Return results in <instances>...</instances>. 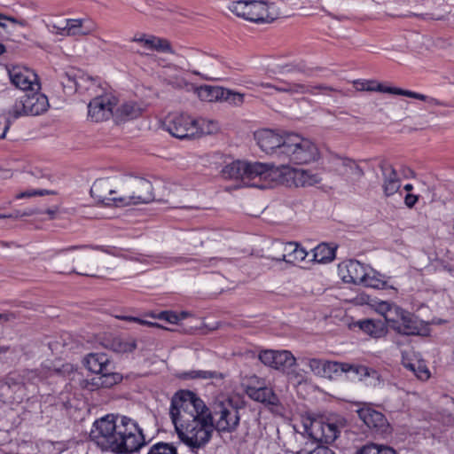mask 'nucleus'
<instances>
[{
    "instance_id": "c03bdc74",
    "label": "nucleus",
    "mask_w": 454,
    "mask_h": 454,
    "mask_svg": "<svg viewBox=\"0 0 454 454\" xmlns=\"http://www.w3.org/2000/svg\"><path fill=\"white\" fill-rule=\"evenodd\" d=\"M369 305L372 309H373L377 313L385 317L387 313L389 311L393 303L388 301H381L379 299H371L369 301Z\"/></svg>"
},
{
    "instance_id": "a211bd4d",
    "label": "nucleus",
    "mask_w": 454,
    "mask_h": 454,
    "mask_svg": "<svg viewBox=\"0 0 454 454\" xmlns=\"http://www.w3.org/2000/svg\"><path fill=\"white\" fill-rule=\"evenodd\" d=\"M200 97L208 101L221 100L226 101L235 106H239L244 101V95L237 92H232L230 90H225L221 87L213 86H201L199 91Z\"/></svg>"
},
{
    "instance_id": "412c9836",
    "label": "nucleus",
    "mask_w": 454,
    "mask_h": 454,
    "mask_svg": "<svg viewBox=\"0 0 454 454\" xmlns=\"http://www.w3.org/2000/svg\"><path fill=\"white\" fill-rule=\"evenodd\" d=\"M383 175V191L386 196L389 197L396 193L401 187V180L396 171L388 163H382L380 166Z\"/></svg>"
},
{
    "instance_id": "0eeeda50",
    "label": "nucleus",
    "mask_w": 454,
    "mask_h": 454,
    "mask_svg": "<svg viewBox=\"0 0 454 454\" xmlns=\"http://www.w3.org/2000/svg\"><path fill=\"white\" fill-rule=\"evenodd\" d=\"M49 101L44 94L39 90H28L20 98L17 99L9 109V114L13 120L27 115H39L46 112Z\"/></svg>"
},
{
    "instance_id": "052dcab7",
    "label": "nucleus",
    "mask_w": 454,
    "mask_h": 454,
    "mask_svg": "<svg viewBox=\"0 0 454 454\" xmlns=\"http://www.w3.org/2000/svg\"><path fill=\"white\" fill-rule=\"evenodd\" d=\"M42 213L43 212L37 208H28L24 211H21V216L23 218L26 216H31V215H38V214H42Z\"/></svg>"
},
{
    "instance_id": "603ef678",
    "label": "nucleus",
    "mask_w": 454,
    "mask_h": 454,
    "mask_svg": "<svg viewBox=\"0 0 454 454\" xmlns=\"http://www.w3.org/2000/svg\"><path fill=\"white\" fill-rule=\"evenodd\" d=\"M49 193H51V192L48 190H28V191L18 193L16 195V199L20 200V199H24V198H30V197L35 196V195L42 196V195L49 194Z\"/></svg>"
},
{
    "instance_id": "37998d69",
    "label": "nucleus",
    "mask_w": 454,
    "mask_h": 454,
    "mask_svg": "<svg viewBox=\"0 0 454 454\" xmlns=\"http://www.w3.org/2000/svg\"><path fill=\"white\" fill-rule=\"evenodd\" d=\"M323 369L325 370V373L321 374V377L333 380L338 378L340 364L337 362L325 361Z\"/></svg>"
},
{
    "instance_id": "7ed1b4c3",
    "label": "nucleus",
    "mask_w": 454,
    "mask_h": 454,
    "mask_svg": "<svg viewBox=\"0 0 454 454\" xmlns=\"http://www.w3.org/2000/svg\"><path fill=\"white\" fill-rule=\"evenodd\" d=\"M319 151L309 138L296 133H286L282 151L278 153V163L282 168H290L292 164H309L317 160Z\"/></svg>"
},
{
    "instance_id": "bb28decb",
    "label": "nucleus",
    "mask_w": 454,
    "mask_h": 454,
    "mask_svg": "<svg viewBox=\"0 0 454 454\" xmlns=\"http://www.w3.org/2000/svg\"><path fill=\"white\" fill-rule=\"evenodd\" d=\"M395 330L406 335L418 334L419 331V322L411 313L403 310L400 322L395 325Z\"/></svg>"
},
{
    "instance_id": "72a5a7b5",
    "label": "nucleus",
    "mask_w": 454,
    "mask_h": 454,
    "mask_svg": "<svg viewBox=\"0 0 454 454\" xmlns=\"http://www.w3.org/2000/svg\"><path fill=\"white\" fill-rule=\"evenodd\" d=\"M387 282L384 277L372 268H368L366 276L364 278L361 285L375 289H382L385 287Z\"/></svg>"
},
{
    "instance_id": "ea45409f",
    "label": "nucleus",
    "mask_w": 454,
    "mask_h": 454,
    "mask_svg": "<svg viewBox=\"0 0 454 454\" xmlns=\"http://www.w3.org/2000/svg\"><path fill=\"white\" fill-rule=\"evenodd\" d=\"M362 175V169L353 160L342 157V176L352 180L360 177Z\"/></svg>"
},
{
    "instance_id": "338daca9",
    "label": "nucleus",
    "mask_w": 454,
    "mask_h": 454,
    "mask_svg": "<svg viewBox=\"0 0 454 454\" xmlns=\"http://www.w3.org/2000/svg\"><path fill=\"white\" fill-rule=\"evenodd\" d=\"M5 215H6L5 218H16V219L22 218L21 211H20V210H17V211L13 212L12 214Z\"/></svg>"
},
{
    "instance_id": "09e8293b",
    "label": "nucleus",
    "mask_w": 454,
    "mask_h": 454,
    "mask_svg": "<svg viewBox=\"0 0 454 454\" xmlns=\"http://www.w3.org/2000/svg\"><path fill=\"white\" fill-rule=\"evenodd\" d=\"M12 117L7 114H0V138H4L6 132L10 129Z\"/></svg>"
},
{
    "instance_id": "39448f33",
    "label": "nucleus",
    "mask_w": 454,
    "mask_h": 454,
    "mask_svg": "<svg viewBox=\"0 0 454 454\" xmlns=\"http://www.w3.org/2000/svg\"><path fill=\"white\" fill-rule=\"evenodd\" d=\"M118 199L120 207L147 204L155 200L152 183L139 176H126L121 180Z\"/></svg>"
},
{
    "instance_id": "393cba45",
    "label": "nucleus",
    "mask_w": 454,
    "mask_h": 454,
    "mask_svg": "<svg viewBox=\"0 0 454 454\" xmlns=\"http://www.w3.org/2000/svg\"><path fill=\"white\" fill-rule=\"evenodd\" d=\"M104 345L106 348H109L116 353H131L137 348V341L132 337H112L106 340Z\"/></svg>"
},
{
    "instance_id": "4d7b16f0",
    "label": "nucleus",
    "mask_w": 454,
    "mask_h": 454,
    "mask_svg": "<svg viewBox=\"0 0 454 454\" xmlns=\"http://www.w3.org/2000/svg\"><path fill=\"white\" fill-rule=\"evenodd\" d=\"M418 200L419 196L412 193H407L404 197V204L409 208H412Z\"/></svg>"
},
{
    "instance_id": "4be33fe9",
    "label": "nucleus",
    "mask_w": 454,
    "mask_h": 454,
    "mask_svg": "<svg viewBox=\"0 0 454 454\" xmlns=\"http://www.w3.org/2000/svg\"><path fill=\"white\" fill-rule=\"evenodd\" d=\"M368 266L356 260H348L345 262L346 275L342 276V281L361 285L366 276Z\"/></svg>"
},
{
    "instance_id": "79ce46f5",
    "label": "nucleus",
    "mask_w": 454,
    "mask_h": 454,
    "mask_svg": "<svg viewBox=\"0 0 454 454\" xmlns=\"http://www.w3.org/2000/svg\"><path fill=\"white\" fill-rule=\"evenodd\" d=\"M403 310L404 309L400 307L393 304L384 317L385 321L388 323L393 329H395V325H397L398 322H400V317L403 315Z\"/></svg>"
},
{
    "instance_id": "3c124183",
    "label": "nucleus",
    "mask_w": 454,
    "mask_h": 454,
    "mask_svg": "<svg viewBox=\"0 0 454 454\" xmlns=\"http://www.w3.org/2000/svg\"><path fill=\"white\" fill-rule=\"evenodd\" d=\"M115 317L119 318V319H121V320L129 321V322H137V323H138L140 325H148V326L156 327V328H162L161 325L160 324H158V323L149 322V321L143 320V319H140V318L136 317L124 316V315H117V316H115Z\"/></svg>"
},
{
    "instance_id": "9d476101",
    "label": "nucleus",
    "mask_w": 454,
    "mask_h": 454,
    "mask_svg": "<svg viewBox=\"0 0 454 454\" xmlns=\"http://www.w3.org/2000/svg\"><path fill=\"white\" fill-rule=\"evenodd\" d=\"M304 427L309 436L319 443H332L339 434L337 424L325 420L324 418L310 419L309 424H305Z\"/></svg>"
},
{
    "instance_id": "ddd939ff",
    "label": "nucleus",
    "mask_w": 454,
    "mask_h": 454,
    "mask_svg": "<svg viewBox=\"0 0 454 454\" xmlns=\"http://www.w3.org/2000/svg\"><path fill=\"white\" fill-rule=\"evenodd\" d=\"M352 406L355 407L354 411L358 414L364 423L373 430L375 434L385 435L389 432V424L381 412L371 406L360 407L359 403H355Z\"/></svg>"
},
{
    "instance_id": "a19ab883",
    "label": "nucleus",
    "mask_w": 454,
    "mask_h": 454,
    "mask_svg": "<svg viewBox=\"0 0 454 454\" xmlns=\"http://www.w3.org/2000/svg\"><path fill=\"white\" fill-rule=\"evenodd\" d=\"M147 454H178L176 448L167 442H157L152 445Z\"/></svg>"
},
{
    "instance_id": "c756f323",
    "label": "nucleus",
    "mask_w": 454,
    "mask_h": 454,
    "mask_svg": "<svg viewBox=\"0 0 454 454\" xmlns=\"http://www.w3.org/2000/svg\"><path fill=\"white\" fill-rule=\"evenodd\" d=\"M83 75L80 74V71L70 69L63 74L61 83L64 88L70 90H78L82 88Z\"/></svg>"
},
{
    "instance_id": "f257e3e1",
    "label": "nucleus",
    "mask_w": 454,
    "mask_h": 454,
    "mask_svg": "<svg viewBox=\"0 0 454 454\" xmlns=\"http://www.w3.org/2000/svg\"><path fill=\"white\" fill-rule=\"evenodd\" d=\"M169 415L179 438L192 450L204 447L214 430L234 432L240 420L236 408L221 403L211 412L204 401L190 390H181L173 396Z\"/></svg>"
},
{
    "instance_id": "c9c22d12",
    "label": "nucleus",
    "mask_w": 454,
    "mask_h": 454,
    "mask_svg": "<svg viewBox=\"0 0 454 454\" xmlns=\"http://www.w3.org/2000/svg\"><path fill=\"white\" fill-rule=\"evenodd\" d=\"M294 181L296 186H311L317 184L320 178L309 170H297L294 172Z\"/></svg>"
},
{
    "instance_id": "13d9d810",
    "label": "nucleus",
    "mask_w": 454,
    "mask_h": 454,
    "mask_svg": "<svg viewBox=\"0 0 454 454\" xmlns=\"http://www.w3.org/2000/svg\"><path fill=\"white\" fill-rule=\"evenodd\" d=\"M50 27V25H48ZM52 27V32H56L59 35H65L64 32H66V20L59 24L51 25Z\"/></svg>"
},
{
    "instance_id": "b1692460",
    "label": "nucleus",
    "mask_w": 454,
    "mask_h": 454,
    "mask_svg": "<svg viewBox=\"0 0 454 454\" xmlns=\"http://www.w3.org/2000/svg\"><path fill=\"white\" fill-rule=\"evenodd\" d=\"M247 395L251 399L267 405L278 406L279 404L278 395L272 388L268 387H248Z\"/></svg>"
},
{
    "instance_id": "49530a36",
    "label": "nucleus",
    "mask_w": 454,
    "mask_h": 454,
    "mask_svg": "<svg viewBox=\"0 0 454 454\" xmlns=\"http://www.w3.org/2000/svg\"><path fill=\"white\" fill-rule=\"evenodd\" d=\"M307 255L308 253L305 251V249L297 244L295 247V251H294L293 254H287V256H289L287 263L295 264L303 261Z\"/></svg>"
},
{
    "instance_id": "2eb2a0df",
    "label": "nucleus",
    "mask_w": 454,
    "mask_h": 454,
    "mask_svg": "<svg viewBox=\"0 0 454 454\" xmlns=\"http://www.w3.org/2000/svg\"><path fill=\"white\" fill-rule=\"evenodd\" d=\"M12 85L24 91H34L41 89L37 74L25 67L15 66L8 70Z\"/></svg>"
},
{
    "instance_id": "8fccbe9b",
    "label": "nucleus",
    "mask_w": 454,
    "mask_h": 454,
    "mask_svg": "<svg viewBox=\"0 0 454 454\" xmlns=\"http://www.w3.org/2000/svg\"><path fill=\"white\" fill-rule=\"evenodd\" d=\"M325 361L317 358L308 360V365L315 375L320 376L325 373L324 368Z\"/></svg>"
},
{
    "instance_id": "f03ea898",
    "label": "nucleus",
    "mask_w": 454,
    "mask_h": 454,
    "mask_svg": "<svg viewBox=\"0 0 454 454\" xmlns=\"http://www.w3.org/2000/svg\"><path fill=\"white\" fill-rule=\"evenodd\" d=\"M93 427L90 436L102 451L131 454L146 444L143 430L129 417L106 415Z\"/></svg>"
},
{
    "instance_id": "9b49d317",
    "label": "nucleus",
    "mask_w": 454,
    "mask_h": 454,
    "mask_svg": "<svg viewBox=\"0 0 454 454\" xmlns=\"http://www.w3.org/2000/svg\"><path fill=\"white\" fill-rule=\"evenodd\" d=\"M195 119L183 114H169L163 121V126L173 137L179 139L193 138Z\"/></svg>"
},
{
    "instance_id": "f704fd0d",
    "label": "nucleus",
    "mask_w": 454,
    "mask_h": 454,
    "mask_svg": "<svg viewBox=\"0 0 454 454\" xmlns=\"http://www.w3.org/2000/svg\"><path fill=\"white\" fill-rule=\"evenodd\" d=\"M296 245L297 243L295 242H274L272 244V247L274 250L279 253L276 256H273L272 259L278 262L284 261L286 262H288L289 256H287V254H293L294 251H295Z\"/></svg>"
},
{
    "instance_id": "6e6552de",
    "label": "nucleus",
    "mask_w": 454,
    "mask_h": 454,
    "mask_svg": "<svg viewBox=\"0 0 454 454\" xmlns=\"http://www.w3.org/2000/svg\"><path fill=\"white\" fill-rule=\"evenodd\" d=\"M354 87L359 91H379L382 93H389L394 95L404 96L419 100L427 102L430 105H438L435 98L427 97L424 94L412 90H403L397 87L387 86L377 82L376 80H356L354 81Z\"/></svg>"
},
{
    "instance_id": "e433bc0d",
    "label": "nucleus",
    "mask_w": 454,
    "mask_h": 454,
    "mask_svg": "<svg viewBox=\"0 0 454 454\" xmlns=\"http://www.w3.org/2000/svg\"><path fill=\"white\" fill-rule=\"evenodd\" d=\"M295 357L288 350L278 351L275 359L274 369L286 371L292 368L295 364Z\"/></svg>"
},
{
    "instance_id": "680f3d73",
    "label": "nucleus",
    "mask_w": 454,
    "mask_h": 454,
    "mask_svg": "<svg viewBox=\"0 0 454 454\" xmlns=\"http://www.w3.org/2000/svg\"><path fill=\"white\" fill-rule=\"evenodd\" d=\"M155 36L150 35L148 38L145 39L144 46L150 50H154V44H155Z\"/></svg>"
},
{
    "instance_id": "5fc2aeb1",
    "label": "nucleus",
    "mask_w": 454,
    "mask_h": 454,
    "mask_svg": "<svg viewBox=\"0 0 454 454\" xmlns=\"http://www.w3.org/2000/svg\"><path fill=\"white\" fill-rule=\"evenodd\" d=\"M203 235H204V233L201 231H195V232L191 233L188 236L189 243L191 245H192L193 247L202 246L203 245V240H202Z\"/></svg>"
},
{
    "instance_id": "58836bf2",
    "label": "nucleus",
    "mask_w": 454,
    "mask_h": 454,
    "mask_svg": "<svg viewBox=\"0 0 454 454\" xmlns=\"http://www.w3.org/2000/svg\"><path fill=\"white\" fill-rule=\"evenodd\" d=\"M356 454H397L392 448L385 444L368 443L361 447Z\"/></svg>"
},
{
    "instance_id": "423d86ee",
    "label": "nucleus",
    "mask_w": 454,
    "mask_h": 454,
    "mask_svg": "<svg viewBox=\"0 0 454 454\" xmlns=\"http://www.w3.org/2000/svg\"><path fill=\"white\" fill-rule=\"evenodd\" d=\"M231 10L237 16L257 24L271 23L281 16L278 6L273 2L237 1Z\"/></svg>"
},
{
    "instance_id": "1a4fd4ad",
    "label": "nucleus",
    "mask_w": 454,
    "mask_h": 454,
    "mask_svg": "<svg viewBox=\"0 0 454 454\" xmlns=\"http://www.w3.org/2000/svg\"><path fill=\"white\" fill-rule=\"evenodd\" d=\"M273 175L274 173L266 164L246 162L243 184L250 187L268 189L271 187V184L275 180Z\"/></svg>"
},
{
    "instance_id": "c85d7f7f",
    "label": "nucleus",
    "mask_w": 454,
    "mask_h": 454,
    "mask_svg": "<svg viewBox=\"0 0 454 454\" xmlns=\"http://www.w3.org/2000/svg\"><path fill=\"white\" fill-rule=\"evenodd\" d=\"M142 110L137 103L127 102L120 106L117 110L115 116L120 121H128L139 117Z\"/></svg>"
},
{
    "instance_id": "6ab92c4d",
    "label": "nucleus",
    "mask_w": 454,
    "mask_h": 454,
    "mask_svg": "<svg viewBox=\"0 0 454 454\" xmlns=\"http://www.w3.org/2000/svg\"><path fill=\"white\" fill-rule=\"evenodd\" d=\"M402 364L420 380H427L430 377L425 361L413 350L402 351Z\"/></svg>"
},
{
    "instance_id": "774afa93",
    "label": "nucleus",
    "mask_w": 454,
    "mask_h": 454,
    "mask_svg": "<svg viewBox=\"0 0 454 454\" xmlns=\"http://www.w3.org/2000/svg\"><path fill=\"white\" fill-rule=\"evenodd\" d=\"M57 212H58L57 208L46 210V213L50 215V219H54Z\"/></svg>"
},
{
    "instance_id": "a878e982",
    "label": "nucleus",
    "mask_w": 454,
    "mask_h": 454,
    "mask_svg": "<svg viewBox=\"0 0 454 454\" xmlns=\"http://www.w3.org/2000/svg\"><path fill=\"white\" fill-rule=\"evenodd\" d=\"M353 326L358 327L364 333L372 338H380L387 333L385 323L373 319L359 320L353 324Z\"/></svg>"
},
{
    "instance_id": "69168bd1",
    "label": "nucleus",
    "mask_w": 454,
    "mask_h": 454,
    "mask_svg": "<svg viewBox=\"0 0 454 454\" xmlns=\"http://www.w3.org/2000/svg\"><path fill=\"white\" fill-rule=\"evenodd\" d=\"M309 454H314V452H310ZM316 454H335L332 450L329 448H323L321 450H318Z\"/></svg>"
},
{
    "instance_id": "4c0bfd02",
    "label": "nucleus",
    "mask_w": 454,
    "mask_h": 454,
    "mask_svg": "<svg viewBox=\"0 0 454 454\" xmlns=\"http://www.w3.org/2000/svg\"><path fill=\"white\" fill-rule=\"evenodd\" d=\"M184 380L190 379H216L223 380V374L215 371H202V370H192L189 372H184L180 376Z\"/></svg>"
},
{
    "instance_id": "f3484780",
    "label": "nucleus",
    "mask_w": 454,
    "mask_h": 454,
    "mask_svg": "<svg viewBox=\"0 0 454 454\" xmlns=\"http://www.w3.org/2000/svg\"><path fill=\"white\" fill-rule=\"evenodd\" d=\"M282 85H273L269 82H262L260 85L262 88H270L274 89L276 91L278 92H286L290 94L294 93H307L310 92L312 94H329L331 91H336L335 89H333L331 86H327L325 84H319L317 86H311V85H306L303 83H298V82H282Z\"/></svg>"
},
{
    "instance_id": "cd10ccee",
    "label": "nucleus",
    "mask_w": 454,
    "mask_h": 454,
    "mask_svg": "<svg viewBox=\"0 0 454 454\" xmlns=\"http://www.w3.org/2000/svg\"><path fill=\"white\" fill-rule=\"evenodd\" d=\"M337 247V246L330 247L326 243L319 244L312 250V261L318 263H327L332 262L335 258V252Z\"/></svg>"
},
{
    "instance_id": "aec40b11",
    "label": "nucleus",
    "mask_w": 454,
    "mask_h": 454,
    "mask_svg": "<svg viewBox=\"0 0 454 454\" xmlns=\"http://www.w3.org/2000/svg\"><path fill=\"white\" fill-rule=\"evenodd\" d=\"M117 192V191L112 189L109 179H98L90 188L91 196L105 206L120 207L116 200L118 196H114Z\"/></svg>"
},
{
    "instance_id": "0e129e2a",
    "label": "nucleus",
    "mask_w": 454,
    "mask_h": 454,
    "mask_svg": "<svg viewBox=\"0 0 454 454\" xmlns=\"http://www.w3.org/2000/svg\"><path fill=\"white\" fill-rule=\"evenodd\" d=\"M145 35L144 34H141V35H136L132 39L131 41L132 42H136V43H145Z\"/></svg>"
},
{
    "instance_id": "473e14b6",
    "label": "nucleus",
    "mask_w": 454,
    "mask_h": 454,
    "mask_svg": "<svg viewBox=\"0 0 454 454\" xmlns=\"http://www.w3.org/2000/svg\"><path fill=\"white\" fill-rule=\"evenodd\" d=\"M85 20H66L65 35H88L91 28L84 26Z\"/></svg>"
},
{
    "instance_id": "7c9ffc66",
    "label": "nucleus",
    "mask_w": 454,
    "mask_h": 454,
    "mask_svg": "<svg viewBox=\"0 0 454 454\" xmlns=\"http://www.w3.org/2000/svg\"><path fill=\"white\" fill-rule=\"evenodd\" d=\"M194 129L197 131L194 132L193 138H197L203 135H211L216 133L219 129V125L215 121L200 118L195 119Z\"/></svg>"
},
{
    "instance_id": "a18cd8bd",
    "label": "nucleus",
    "mask_w": 454,
    "mask_h": 454,
    "mask_svg": "<svg viewBox=\"0 0 454 454\" xmlns=\"http://www.w3.org/2000/svg\"><path fill=\"white\" fill-rule=\"evenodd\" d=\"M277 354H278V351H274L271 349L263 350V351L260 352L258 357L263 364L274 369L275 359L277 357Z\"/></svg>"
},
{
    "instance_id": "4468645a",
    "label": "nucleus",
    "mask_w": 454,
    "mask_h": 454,
    "mask_svg": "<svg viewBox=\"0 0 454 454\" xmlns=\"http://www.w3.org/2000/svg\"><path fill=\"white\" fill-rule=\"evenodd\" d=\"M259 147L278 162V153L282 151L286 134L280 135L272 129H261L254 133Z\"/></svg>"
},
{
    "instance_id": "864d4df0",
    "label": "nucleus",
    "mask_w": 454,
    "mask_h": 454,
    "mask_svg": "<svg viewBox=\"0 0 454 454\" xmlns=\"http://www.w3.org/2000/svg\"><path fill=\"white\" fill-rule=\"evenodd\" d=\"M158 318L171 324H176L179 321L178 315L172 311H162L158 315Z\"/></svg>"
},
{
    "instance_id": "20e7f679",
    "label": "nucleus",
    "mask_w": 454,
    "mask_h": 454,
    "mask_svg": "<svg viewBox=\"0 0 454 454\" xmlns=\"http://www.w3.org/2000/svg\"><path fill=\"white\" fill-rule=\"evenodd\" d=\"M84 364L95 374L90 380L85 381L84 387L89 390L112 387L122 380V376L114 372L115 365L106 354L90 353L84 358Z\"/></svg>"
},
{
    "instance_id": "6e6d98bb",
    "label": "nucleus",
    "mask_w": 454,
    "mask_h": 454,
    "mask_svg": "<svg viewBox=\"0 0 454 454\" xmlns=\"http://www.w3.org/2000/svg\"><path fill=\"white\" fill-rule=\"evenodd\" d=\"M309 71V70L306 69L305 67L298 65V66H295V67H290V66L282 67L281 73L297 72V73H300L301 74H306L307 75Z\"/></svg>"
},
{
    "instance_id": "de8ad7c7",
    "label": "nucleus",
    "mask_w": 454,
    "mask_h": 454,
    "mask_svg": "<svg viewBox=\"0 0 454 454\" xmlns=\"http://www.w3.org/2000/svg\"><path fill=\"white\" fill-rule=\"evenodd\" d=\"M154 50L160 52L174 53L169 41L155 36Z\"/></svg>"
},
{
    "instance_id": "2f4dec72",
    "label": "nucleus",
    "mask_w": 454,
    "mask_h": 454,
    "mask_svg": "<svg viewBox=\"0 0 454 454\" xmlns=\"http://www.w3.org/2000/svg\"><path fill=\"white\" fill-rule=\"evenodd\" d=\"M245 164L246 161H232L221 170V175L225 179H240L243 182Z\"/></svg>"
},
{
    "instance_id": "dca6fc26",
    "label": "nucleus",
    "mask_w": 454,
    "mask_h": 454,
    "mask_svg": "<svg viewBox=\"0 0 454 454\" xmlns=\"http://www.w3.org/2000/svg\"><path fill=\"white\" fill-rule=\"evenodd\" d=\"M88 247L85 245H80V246H71L66 248L56 250V259L54 261V267L55 270L59 273H75L78 275L82 276H90V274L83 273V272H78L74 270L73 267L74 262L78 259H89L88 256H74L70 254L69 253L74 250L78 249H83ZM91 277H94V275H91Z\"/></svg>"
},
{
    "instance_id": "e2e57ef3",
    "label": "nucleus",
    "mask_w": 454,
    "mask_h": 454,
    "mask_svg": "<svg viewBox=\"0 0 454 454\" xmlns=\"http://www.w3.org/2000/svg\"><path fill=\"white\" fill-rule=\"evenodd\" d=\"M3 20H9L12 23H17V20L15 18L13 17H7V16H4V15H2L0 13V26L3 27H5V24L3 22Z\"/></svg>"
},
{
    "instance_id": "bf43d9fd",
    "label": "nucleus",
    "mask_w": 454,
    "mask_h": 454,
    "mask_svg": "<svg viewBox=\"0 0 454 454\" xmlns=\"http://www.w3.org/2000/svg\"><path fill=\"white\" fill-rule=\"evenodd\" d=\"M171 261L174 262V263H176V264H182V263H188V262H195L196 260L193 259V258H190V257H175V258H172Z\"/></svg>"
},
{
    "instance_id": "5701e85b",
    "label": "nucleus",
    "mask_w": 454,
    "mask_h": 454,
    "mask_svg": "<svg viewBox=\"0 0 454 454\" xmlns=\"http://www.w3.org/2000/svg\"><path fill=\"white\" fill-rule=\"evenodd\" d=\"M342 372H345L348 376L350 374H354V380L357 379L362 380L364 377H366L370 380L367 384H371L373 386L379 385L380 383V374L375 370H369L364 366H354L348 364H343L341 367Z\"/></svg>"
},
{
    "instance_id": "f8f14e48",
    "label": "nucleus",
    "mask_w": 454,
    "mask_h": 454,
    "mask_svg": "<svg viewBox=\"0 0 454 454\" xmlns=\"http://www.w3.org/2000/svg\"><path fill=\"white\" fill-rule=\"evenodd\" d=\"M116 105L117 99L110 94L98 96L88 105V117L95 122L106 121L113 116Z\"/></svg>"
}]
</instances>
